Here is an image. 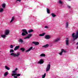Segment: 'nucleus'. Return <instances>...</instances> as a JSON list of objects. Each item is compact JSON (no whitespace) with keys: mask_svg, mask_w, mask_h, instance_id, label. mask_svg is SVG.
Masks as SVG:
<instances>
[{"mask_svg":"<svg viewBox=\"0 0 78 78\" xmlns=\"http://www.w3.org/2000/svg\"><path fill=\"white\" fill-rule=\"evenodd\" d=\"M14 51L13 49H11L10 51V53H12L10 54L11 56H12L14 57H18L20 55V53H18L17 54L14 53Z\"/></svg>","mask_w":78,"mask_h":78,"instance_id":"f257e3e1","label":"nucleus"},{"mask_svg":"<svg viewBox=\"0 0 78 78\" xmlns=\"http://www.w3.org/2000/svg\"><path fill=\"white\" fill-rule=\"evenodd\" d=\"M73 37V41H75V40H76L78 37V31H77L76 34L75 35V33H73L72 34Z\"/></svg>","mask_w":78,"mask_h":78,"instance_id":"f03ea898","label":"nucleus"},{"mask_svg":"<svg viewBox=\"0 0 78 78\" xmlns=\"http://www.w3.org/2000/svg\"><path fill=\"white\" fill-rule=\"evenodd\" d=\"M22 31L23 32L22 34V35L23 36H26V34H28V32H27V30L25 29L22 30Z\"/></svg>","mask_w":78,"mask_h":78,"instance_id":"7ed1b4c3","label":"nucleus"},{"mask_svg":"<svg viewBox=\"0 0 78 78\" xmlns=\"http://www.w3.org/2000/svg\"><path fill=\"white\" fill-rule=\"evenodd\" d=\"M50 64H48L46 68V72H48L50 70Z\"/></svg>","mask_w":78,"mask_h":78,"instance_id":"20e7f679","label":"nucleus"},{"mask_svg":"<svg viewBox=\"0 0 78 78\" xmlns=\"http://www.w3.org/2000/svg\"><path fill=\"white\" fill-rule=\"evenodd\" d=\"M4 34L6 36H8V35L9 34V30H6L4 32Z\"/></svg>","mask_w":78,"mask_h":78,"instance_id":"39448f33","label":"nucleus"},{"mask_svg":"<svg viewBox=\"0 0 78 78\" xmlns=\"http://www.w3.org/2000/svg\"><path fill=\"white\" fill-rule=\"evenodd\" d=\"M31 36H32V34H28V36L24 37V39H29V38H30V37H31Z\"/></svg>","mask_w":78,"mask_h":78,"instance_id":"423d86ee","label":"nucleus"},{"mask_svg":"<svg viewBox=\"0 0 78 78\" xmlns=\"http://www.w3.org/2000/svg\"><path fill=\"white\" fill-rule=\"evenodd\" d=\"M63 52H64V53H66V51H65L64 49H61V52L60 53H58V54H59L60 55H62V53Z\"/></svg>","mask_w":78,"mask_h":78,"instance_id":"0eeeda50","label":"nucleus"},{"mask_svg":"<svg viewBox=\"0 0 78 78\" xmlns=\"http://www.w3.org/2000/svg\"><path fill=\"white\" fill-rule=\"evenodd\" d=\"M45 39H50L51 38V37L50 36L48 35H46L44 37Z\"/></svg>","mask_w":78,"mask_h":78,"instance_id":"6e6552de","label":"nucleus"},{"mask_svg":"<svg viewBox=\"0 0 78 78\" xmlns=\"http://www.w3.org/2000/svg\"><path fill=\"white\" fill-rule=\"evenodd\" d=\"M16 75L17 76H20V74H17L16 73H12V76H15Z\"/></svg>","mask_w":78,"mask_h":78,"instance_id":"1a4fd4ad","label":"nucleus"},{"mask_svg":"<svg viewBox=\"0 0 78 78\" xmlns=\"http://www.w3.org/2000/svg\"><path fill=\"white\" fill-rule=\"evenodd\" d=\"M32 43L34 44L35 45H37L39 44V43L37 41H33L32 42Z\"/></svg>","mask_w":78,"mask_h":78,"instance_id":"9d476101","label":"nucleus"},{"mask_svg":"<svg viewBox=\"0 0 78 78\" xmlns=\"http://www.w3.org/2000/svg\"><path fill=\"white\" fill-rule=\"evenodd\" d=\"M66 45H69V39L68 38H66Z\"/></svg>","mask_w":78,"mask_h":78,"instance_id":"9b49d317","label":"nucleus"},{"mask_svg":"<svg viewBox=\"0 0 78 78\" xmlns=\"http://www.w3.org/2000/svg\"><path fill=\"white\" fill-rule=\"evenodd\" d=\"M44 62V61L42 59H41L40 61L38 62V64H43Z\"/></svg>","mask_w":78,"mask_h":78,"instance_id":"f8f14e48","label":"nucleus"},{"mask_svg":"<svg viewBox=\"0 0 78 78\" xmlns=\"http://www.w3.org/2000/svg\"><path fill=\"white\" fill-rule=\"evenodd\" d=\"M31 49H33V47H31L29 48V49L26 51V52H28L30 51Z\"/></svg>","mask_w":78,"mask_h":78,"instance_id":"ddd939ff","label":"nucleus"},{"mask_svg":"<svg viewBox=\"0 0 78 78\" xmlns=\"http://www.w3.org/2000/svg\"><path fill=\"white\" fill-rule=\"evenodd\" d=\"M19 47H20V46L19 45L16 46L14 48V50H17V49H19Z\"/></svg>","mask_w":78,"mask_h":78,"instance_id":"4468645a","label":"nucleus"},{"mask_svg":"<svg viewBox=\"0 0 78 78\" xmlns=\"http://www.w3.org/2000/svg\"><path fill=\"white\" fill-rule=\"evenodd\" d=\"M59 40H60V38H57L55 40H54V42H58Z\"/></svg>","mask_w":78,"mask_h":78,"instance_id":"2eb2a0df","label":"nucleus"},{"mask_svg":"<svg viewBox=\"0 0 78 78\" xmlns=\"http://www.w3.org/2000/svg\"><path fill=\"white\" fill-rule=\"evenodd\" d=\"M40 56H41V57H45V54L42 53L40 55Z\"/></svg>","mask_w":78,"mask_h":78,"instance_id":"dca6fc26","label":"nucleus"},{"mask_svg":"<svg viewBox=\"0 0 78 78\" xmlns=\"http://www.w3.org/2000/svg\"><path fill=\"white\" fill-rule=\"evenodd\" d=\"M17 68H16L14 71H12V73H16V71H17Z\"/></svg>","mask_w":78,"mask_h":78,"instance_id":"f3484780","label":"nucleus"},{"mask_svg":"<svg viewBox=\"0 0 78 78\" xmlns=\"http://www.w3.org/2000/svg\"><path fill=\"white\" fill-rule=\"evenodd\" d=\"M45 34V33H44L42 34H39V36H44Z\"/></svg>","mask_w":78,"mask_h":78,"instance_id":"a211bd4d","label":"nucleus"},{"mask_svg":"<svg viewBox=\"0 0 78 78\" xmlns=\"http://www.w3.org/2000/svg\"><path fill=\"white\" fill-rule=\"evenodd\" d=\"M18 41L19 42H20V43H23V41L22 39H20L18 40Z\"/></svg>","mask_w":78,"mask_h":78,"instance_id":"6ab92c4d","label":"nucleus"},{"mask_svg":"<svg viewBox=\"0 0 78 78\" xmlns=\"http://www.w3.org/2000/svg\"><path fill=\"white\" fill-rule=\"evenodd\" d=\"M48 47V44H47L42 46V47H44L45 48H47Z\"/></svg>","mask_w":78,"mask_h":78,"instance_id":"aec40b11","label":"nucleus"},{"mask_svg":"<svg viewBox=\"0 0 78 78\" xmlns=\"http://www.w3.org/2000/svg\"><path fill=\"white\" fill-rule=\"evenodd\" d=\"M51 15L53 17H55L56 16V15L53 14V13H51Z\"/></svg>","mask_w":78,"mask_h":78,"instance_id":"412c9836","label":"nucleus"},{"mask_svg":"<svg viewBox=\"0 0 78 78\" xmlns=\"http://www.w3.org/2000/svg\"><path fill=\"white\" fill-rule=\"evenodd\" d=\"M20 50L22 51H25V49L23 48H20Z\"/></svg>","mask_w":78,"mask_h":78,"instance_id":"4be33fe9","label":"nucleus"},{"mask_svg":"<svg viewBox=\"0 0 78 78\" xmlns=\"http://www.w3.org/2000/svg\"><path fill=\"white\" fill-rule=\"evenodd\" d=\"M2 8H5V6H6V4L4 3L2 4Z\"/></svg>","mask_w":78,"mask_h":78,"instance_id":"5701e85b","label":"nucleus"},{"mask_svg":"<svg viewBox=\"0 0 78 78\" xmlns=\"http://www.w3.org/2000/svg\"><path fill=\"white\" fill-rule=\"evenodd\" d=\"M1 36L2 37H3V38H5V37H6V35L5 34L2 35Z\"/></svg>","mask_w":78,"mask_h":78,"instance_id":"b1692460","label":"nucleus"},{"mask_svg":"<svg viewBox=\"0 0 78 78\" xmlns=\"http://www.w3.org/2000/svg\"><path fill=\"white\" fill-rule=\"evenodd\" d=\"M5 69H7V70H10V68L8 67L7 66H5Z\"/></svg>","mask_w":78,"mask_h":78,"instance_id":"393cba45","label":"nucleus"},{"mask_svg":"<svg viewBox=\"0 0 78 78\" xmlns=\"http://www.w3.org/2000/svg\"><path fill=\"white\" fill-rule=\"evenodd\" d=\"M68 27H69V23H66V28H68Z\"/></svg>","mask_w":78,"mask_h":78,"instance_id":"a878e982","label":"nucleus"},{"mask_svg":"<svg viewBox=\"0 0 78 78\" xmlns=\"http://www.w3.org/2000/svg\"><path fill=\"white\" fill-rule=\"evenodd\" d=\"M8 75V72H5L4 74V76H7Z\"/></svg>","mask_w":78,"mask_h":78,"instance_id":"bb28decb","label":"nucleus"},{"mask_svg":"<svg viewBox=\"0 0 78 78\" xmlns=\"http://www.w3.org/2000/svg\"><path fill=\"white\" fill-rule=\"evenodd\" d=\"M42 78H45V76H46V73H45L43 75Z\"/></svg>","mask_w":78,"mask_h":78,"instance_id":"cd10ccee","label":"nucleus"},{"mask_svg":"<svg viewBox=\"0 0 78 78\" xmlns=\"http://www.w3.org/2000/svg\"><path fill=\"white\" fill-rule=\"evenodd\" d=\"M14 17L13 16V17H12L11 20V21L10 22V23H11V22H12V21H13V20H14Z\"/></svg>","mask_w":78,"mask_h":78,"instance_id":"c85d7f7f","label":"nucleus"},{"mask_svg":"<svg viewBox=\"0 0 78 78\" xmlns=\"http://www.w3.org/2000/svg\"><path fill=\"white\" fill-rule=\"evenodd\" d=\"M32 32H33V30L32 29H30L28 31V33H29Z\"/></svg>","mask_w":78,"mask_h":78,"instance_id":"c756f323","label":"nucleus"},{"mask_svg":"<svg viewBox=\"0 0 78 78\" xmlns=\"http://www.w3.org/2000/svg\"><path fill=\"white\" fill-rule=\"evenodd\" d=\"M3 11V9L2 8L0 9V12H2Z\"/></svg>","mask_w":78,"mask_h":78,"instance_id":"7c9ffc66","label":"nucleus"},{"mask_svg":"<svg viewBox=\"0 0 78 78\" xmlns=\"http://www.w3.org/2000/svg\"><path fill=\"white\" fill-rule=\"evenodd\" d=\"M47 12H48V14H49V13H50V10H49V9H47Z\"/></svg>","mask_w":78,"mask_h":78,"instance_id":"2f4dec72","label":"nucleus"},{"mask_svg":"<svg viewBox=\"0 0 78 78\" xmlns=\"http://www.w3.org/2000/svg\"><path fill=\"white\" fill-rule=\"evenodd\" d=\"M11 48H13V45H11L10 46Z\"/></svg>","mask_w":78,"mask_h":78,"instance_id":"473e14b6","label":"nucleus"},{"mask_svg":"<svg viewBox=\"0 0 78 78\" xmlns=\"http://www.w3.org/2000/svg\"><path fill=\"white\" fill-rule=\"evenodd\" d=\"M59 3H60V4H62V1H59Z\"/></svg>","mask_w":78,"mask_h":78,"instance_id":"72a5a7b5","label":"nucleus"},{"mask_svg":"<svg viewBox=\"0 0 78 78\" xmlns=\"http://www.w3.org/2000/svg\"><path fill=\"white\" fill-rule=\"evenodd\" d=\"M18 1L20 2H21V0H16V2H17Z\"/></svg>","mask_w":78,"mask_h":78,"instance_id":"f704fd0d","label":"nucleus"},{"mask_svg":"<svg viewBox=\"0 0 78 78\" xmlns=\"http://www.w3.org/2000/svg\"><path fill=\"white\" fill-rule=\"evenodd\" d=\"M44 28H48V26H45V27H44Z\"/></svg>","mask_w":78,"mask_h":78,"instance_id":"c9c22d12","label":"nucleus"},{"mask_svg":"<svg viewBox=\"0 0 78 78\" xmlns=\"http://www.w3.org/2000/svg\"><path fill=\"white\" fill-rule=\"evenodd\" d=\"M67 7H68V8H71L70 6H67Z\"/></svg>","mask_w":78,"mask_h":78,"instance_id":"e433bc0d","label":"nucleus"},{"mask_svg":"<svg viewBox=\"0 0 78 78\" xmlns=\"http://www.w3.org/2000/svg\"><path fill=\"white\" fill-rule=\"evenodd\" d=\"M14 78H17V76H14Z\"/></svg>","mask_w":78,"mask_h":78,"instance_id":"4c0bfd02","label":"nucleus"},{"mask_svg":"<svg viewBox=\"0 0 78 78\" xmlns=\"http://www.w3.org/2000/svg\"><path fill=\"white\" fill-rule=\"evenodd\" d=\"M69 1L70 0H69Z\"/></svg>","mask_w":78,"mask_h":78,"instance_id":"58836bf2","label":"nucleus"}]
</instances>
